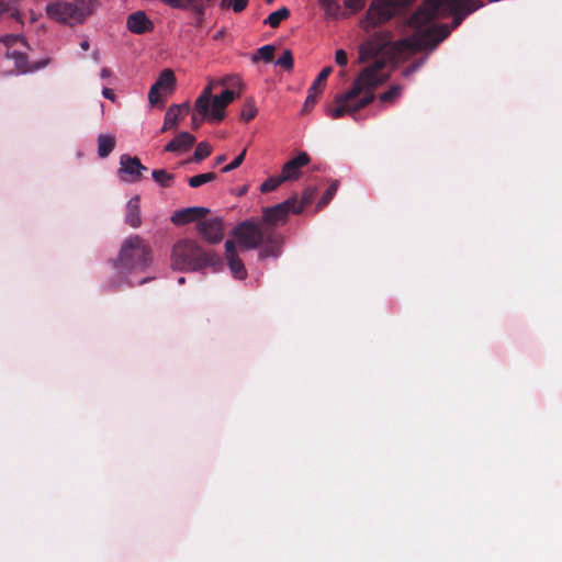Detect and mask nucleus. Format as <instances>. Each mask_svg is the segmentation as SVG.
Masks as SVG:
<instances>
[{
	"mask_svg": "<svg viewBox=\"0 0 562 562\" xmlns=\"http://www.w3.org/2000/svg\"><path fill=\"white\" fill-rule=\"evenodd\" d=\"M481 7L482 0H425L408 19L415 34L395 41L392 49L396 54L434 49L468 14Z\"/></svg>",
	"mask_w": 562,
	"mask_h": 562,
	"instance_id": "1",
	"label": "nucleus"
},
{
	"mask_svg": "<svg viewBox=\"0 0 562 562\" xmlns=\"http://www.w3.org/2000/svg\"><path fill=\"white\" fill-rule=\"evenodd\" d=\"M391 38L390 32H375L360 45L359 63L374 60L359 72L348 91L335 97L336 106L329 108L327 112L331 119L337 120L346 114L355 115L374 101V89L389 79V75L382 72L386 59L379 57V54L391 44Z\"/></svg>",
	"mask_w": 562,
	"mask_h": 562,
	"instance_id": "2",
	"label": "nucleus"
},
{
	"mask_svg": "<svg viewBox=\"0 0 562 562\" xmlns=\"http://www.w3.org/2000/svg\"><path fill=\"white\" fill-rule=\"evenodd\" d=\"M153 263V249L139 235H131L121 245L113 265L125 277L145 272Z\"/></svg>",
	"mask_w": 562,
	"mask_h": 562,
	"instance_id": "3",
	"label": "nucleus"
},
{
	"mask_svg": "<svg viewBox=\"0 0 562 562\" xmlns=\"http://www.w3.org/2000/svg\"><path fill=\"white\" fill-rule=\"evenodd\" d=\"M221 263L220 257L204 251L195 241L181 239L177 241L171 251V267L180 271H196L205 267H215Z\"/></svg>",
	"mask_w": 562,
	"mask_h": 562,
	"instance_id": "4",
	"label": "nucleus"
},
{
	"mask_svg": "<svg viewBox=\"0 0 562 562\" xmlns=\"http://www.w3.org/2000/svg\"><path fill=\"white\" fill-rule=\"evenodd\" d=\"M93 11L92 0L53 1L47 4V15L59 22L69 25L82 23Z\"/></svg>",
	"mask_w": 562,
	"mask_h": 562,
	"instance_id": "5",
	"label": "nucleus"
},
{
	"mask_svg": "<svg viewBox=\"0 0 562 562\" xmlns=\"http://www.w3.org/2000/svg\"><path fill=\"white\" fill-rule=\"evenodd\" d=\"M212 83L206 86L196 98L194 109L207 121L221 122L225 117L226 106L235 99V92L226 89L212 99Z\"/></svg>",
	"mask_w": 562,
	"mask_h": 562,
	"instance_id": "6",
	"label": "nucleus"
},
{
	"mask_svg": "<svg viewBox=\"0 0 562 562\" xmlns=\"http://www.w3.org/2000/svg\"><path fill=\"white\" fill-rule=\"evenodd\" d=\"M396 12V3L394 0H373L360 21L363 31L370 32L372 29L387 22Z\"/></svg>",
	"mask_w": 562,
	"mask_h": 562,
	"instance_id": "7",
	"label": "nucleus"
},
{
	"mask_svg": "<svg viewBox=\"0 0 562 562\" xmlns=\"http://www.w3.org/2000/svg\"><path fill=\"white\" fill-rule=\"evenodd\" d=\"M233 237L237 240L241 250L258 248L265 238V228L259 227L251 221H245L234 227Z\"/></svg>",
	"mask_w": 562,
	"mask_h": 562,
	"instance_id": "8",
	"label": "nucleus"
},
{
	"mask_svg": "<svg viewBox=\"0 0 562 562\" xmlns=\"http://www.w3.org/2000/svg\"><path fill=\"white\" fill-rule=\"evenodd\" d=\"M302 206H296V194L282 203L262 209V223L267 226H278L286 222L290 213L300 214Z\"/></svg>",
	"mask_w": 562,
	"mask_h": 562,
	"instance_id": "9",
	"label": "nucleus"
},
{
	"mask_svg": "<svg viewBox=\"0 0 562 562\" xmlns=\"http://www.w3.org/2000/svg\"><path fill=\"white\" fill-rule=\"evenodd\" d=\"M196 229L200 235L210 244H217L223 239L224 225L220 217L199 221Z\"/></svg>",
	"mask_w": 562,
	"mask_h": 562,
	"instance_id": "10",
	"label": "nucleus"
},
{
	"mask_svg": "<svg viewBox=\"0 0 562 562\" xmlns=\"http://www.w3.org/2000/svg\"><path fill=\"white\" fill-rule=\"evenodd\" d=\"M147 168L142 165L137 157H131L128 155H122L120 158V173L122 179L128 182H136L140 180L142 171H146Z\"/></svg>",
	"mask_w": 562,
	"mask_h": 562,
	"instance_id": "11",
	"label": "nucleus"
},
{
	"mask_svg": "<svg viewBox=\"0 0 562 562\" xmlns=\"http://www.w3.org/2000/svg\"><path fill=\"white\" fill-rule=\"evenodd\" d=\"M283 237L270 227H265V238L259 252L260 259L278 257L281 254Z\"/></svg>",
	"mask_w": 562,
	"mask_h": 562,
	"instance_id": "12",
	"label": "nucleus"
},
{
	"mask_svg": "<svg viewBox=\"0 0 562 562\" xmlns=\"http://www.w3.org/2000/svg\"><path fill=\"white\" fill-rule=\"evenodd\" d=\"M225 258L234 278L245 280L247 278V270L243 260L238 257L235 241L231 239L225 243Z\"/></svg>",
	"mask_w": 562,
	"mask_h": 562,
	"instance_id": "13",
	"label": "nucleus"
},
{
	"mask_svg": "<svg viewBox=\"0 0 562 562\" xmlns=\"http://www.w3.org/2000/svg\"><path fill=\"white\" fill-rule=\"evenodd\" d=\"M310 160V156L305 151H302L293 159L286 161L281 171V176L284 181L299 179L301 176V168L306 166Z\"/></svg>",
	"mask_w": 562,
	"mask_h": 562,
	"instance_id": "14",
	"label": "nucleus"
},
{
	"mask_svg": "<svg viewBox=\"0 0 562 562\" xmlns=\"http://www.w3.org/2000/svg\"><path fill=\"white\" fill-rule=\"evenodd\" d=\"M210 210L202 206H193L177 211L171 216V221L176 225H184L194 221L204 218Z\"/></svg>",
	"mask_w": 562,
	"mask_h": 562,
	"instance_id": "15",
	"label": "nucleus"
},
{
	"mask_svg": "<svg viewBox=\"0 0 562 562\" xmlns=\"http://www.w3.org/2000/svg\"><path fill=\"white\" fill-rule=\"evenodd\" d=\"M190 112L189 103L182 104H172L166 111L164 125L160 130L161 133H165L169 130H173L177 127L180 119Z\"/></svg>",
	"mask_w": 562,
	"mask_h": 562,
	"instance_id": "16",
	"label": "nucleus"
},
{
	"mask_svg": "<svg viewBox=\"0 0 562 562\" xmlns=\"http://www.w3.org/2000/svg\"><path fill=\"white\" fill-rule=\"evenodd\" d=\"M126 26L134 34H144L153 30V22L146 16L145 12L137 11L128 15Z\"/></svg>",
	"mask_w": 562,
	"mask_h": 562,
	"instance_id": "17",
	"label": "nucleus"
},
{
	"mask_svg": "<svg viewBox=\"0 0 562 562\" xmlns=\"http://www.w3.org/2000/svg\"><path fill=\"white\" fill-rule=\"evenodd\" d=\"M195 142V137L188 132H181L178 134L172 140H170L166 147L165 151L169 153H179L187 151L190 149Z\"/></svg>",
	"mask_w": 562,
	"mask_h": 562,
	"instance_id": "18",
	"label": "nucleus"
},
{
	"mask_svg": "<svg viewBox=\"0 0 562 562\" xmlns=\"http://www.w3.org/2000/svg\"><path fill=\"white\" fill-rule=\"evenodd\" d=\"M125 223L133 228H137L140 226L142 220L138 196H133L132 199L128 200L126 204Z\"/></svg>",
	"mask_w": 562,
	"mask_h": 562,
	"instance_id": "19",
	"label": "nucleus"
},
{
	"mask_svg": "<svg viewBox=\"0 0 562 562\" xmlns=\"http://www.w3.org/2000/svg\"><path fill=\"white\" fill-rule=\"evenodd\" d=\"M115 137L109 134L98 136V155L100 158H106L115 147Z\"/></svg>",
	"mask_w": 562,
	"mask_h": 562,
	"instance_id": "20",
	"label": "nucleus"
},
{
	"mask_svg": "<svg viewBox=\"0 0 562 562\" xmlns=\"http://www.w3.org/2000/svg\"><path fill=\"white\" fill-rule=\"evenodd\" d=\"M176 82V77L172 70L165 69L161 71L159 78L154 83V90L159 88L161 91L172 90Z\"/></svg>",
	"mask_w": 562,
	"mask_h": 562,
	"instance_id": "21",
	"label": "nucleus"
},
{
	"mask_svg": "<svg viewBox=\"0 0 562 562\" xmlns=\"http://www.w3.org/2000/svg\"><path fill=\"white\" fill-rule=\"evenodd\" d=\"M290 16V10L285 7L280 8L279 10L270 13L268 18L265 20V24L270 25L276 29L280 25V23L286 20Z\"/></svg>",
	"mask_w": 562,
	"mask_h": 562,
	"instance_id": "22",
	"label": "nucleus"
},
{
	"mask_svg": "<svg viewBox=\"0 0 562 562\" xmlns=\"http://www.w3.org/2000/svg\"><path fill=\"white\" fill-rule=\"evenodd\" d=\"M333 71L331 66H327L322 69V71L318 74L312 86L310 87L311 90L322 93L323 89L325 87L326 80L329 77V75Z\"/></svg>",
	"mask_w": 562,
	"mask_h": 562,
	"instance_id": "23",
	"label": "nucleus"
},
{
	"mask_svg": "<svg viewBox=\"0 0 562 562\" xmlns=\"http://www.w3.org/2000/svg\"><path fill=\"white\" fill-rule=\"evenodd\" d=\"M257 113H258V110L256 108L254 99L248 98L241 108L240 119L245 122H249L256 117Z\"/></svg>",
	"mask_w": 562,
	"mask_h": 562,
	"instance_id": "24",
	"label": "nucleus"
},
{
	"mask_svg": "<svg viewBox=\"0 0 562 562\" xmlns=\"http://www.w3.org/2000/svg\"><path fill=\"white\" fill-rule=\"evenodd\" d=\"M339 187V182L337 180L333 181L328 189L324 192L319 201L317 202L316 209L322 210L334 198Z\"/></svg>",
	"mask_w": 562,
	"mask_h": 562,
	"instance_id": "25",
	"label": "nucleus"
},
{
	"mask_svg": "<svg viewBox=\"0 0 562 562\" xmlns=\"http://www.w3.org/2000/svg\"><path fill=\"white\" fill-rule=\"evenodd\" d=\"M274 46L273 45H265L260 47L256 54L252 56V61L257 63L260 59L265 60L266 63H270L273 59L274 56Z\"/></svg>",
	"mask_w": 562,
	"mask_h": 562,
	"instance_id": "26",
	"label": "nucleus"
},
{
	"mask_svg": "<svg viewBox=\"0 0 562 562\" xmlns=\"http://www.w3.org/2000/svg\"><path fill=\"white\" fill-rule=\"evenodd\" d=\"M153 179L164 188H169L173 180V175L167 172L165 169H155L151 173Z\"/></svg>",
	"mask_w": 562,
	"mask_h": 562,
	"instance_id": "27",
	"label": "nucleus"
},
{
	"mask_svg": "<svg viewBox=\"0 0 562 562\" xmlns=\"http://www.w3.org/2000/svg\"><path fill=\"white\" fill-rule=\"evenodd\" d=\"M216 177L217 176L214 172L200 173L189 178L188 182L191 188H199L202 184L215 180Z\"/></svg>",
	"mask_w": 562,
	"mask_h": 562,
	"instance_id": "28",
	"label": "nucleus"
},
{
	"mask_svg": "<svg viewBox=\"0 0 562 562\" xmlns=\"http://www.w3.org/2000/svg\"><path fill=\"white\" fill-rule=\"evenodd\" d=\"M403 91V87L401 85H393L387 91L381 93L379 99L381 102H394L397 98L401 97Z\"/></svg>",
	"mask_w": 562,
	"mask_h": 562,
	"instance_id": "29",
	"label": "nucleus"
},
{
	"mask_svg": "<svg viewBox=\"0 0 562 562\" xmlns=\"http://www.w3.org/2000/svg\"><path fill=\"white\" fill-rule=\"evenodd\" d=\"M212 153V147L206 142H201L196 145L192 160L200 162L207 158Z\"/></svg>",
	"mask_w": 562,
	"mask_h": 562,
	"instance_id": "30",
	"label": "nucleus"
},
{
	"mask_svg": "<svg viewBox=\"0 0 562 562\" xmlns=\"http://www.w3.org/2000/svg\"><path fill=\"white\" fill-rule=\"evenodd\" d=\"M283 182H284V179L282 178L281 175L269 177L265 182L261 183L260 191L262 193L271 192V191L276 190Z\"/></svg>",
	"mask_w": 562,
	"mask_h": 562,
	"instance_id": "31",
	"label": "nucleus"
},
{
	"mask_svg": "<svg viewBox=\"0 0 562 562\" xmlns=\"http://www.w3.org/2000/svg\"><path fill=\"white\" fill-rule=\"evenodd\" d=\"M248 4V0H222L221 8L229 9L232 8L235 13H240L246 9Z\"/></svg>",
	"mask_w": 562,
	"mask_h": 562,
	"instance_id": "32",
	"label": "nucleus"
},
{
	"mask_svg": "<svg viewBox=\"0 0 562 562\" xmlns=\"http://www.w3.org/2000/svg\"><path fill=\"white\" fill-rule=\"evenodd\" d=\"M276 64L286 71L292 70L293 65H294V59H293L291 50H289V49L284 50L283 54L278 58Z\"/></svg>",
	"mask_w": 562,
	"mask_h": 562,
	"instance_id": "33",
	"label": "nucleus"
},
{
	"mask_svg": "<svg viewBox=\"0 0 562 562\" xmlns=\"http://www.w3.org/2000/svg\"><path fill=\"white\" fill-rule=\"evenodd\" d=\"M16 3L18 0H0V14L9 13L12 18H16L19 14Z\"/></svg>",
	"mask_w": 562,
	"mask_h": 562,
	"instance_id": "34",
	"label": "nucleus"
},
{
	"mask_svg": "<svg viewBox=\"0 0 562 562\" xmlns=\"http://www.w3.org/2000/svg\"><path fill=\"white\" fill-rule=\"evenodd\" d=\"M315 194H316V188L315 187H307V188H305V190L303 191L301 201L299 202L296 200V206H302V211H303L305 206H307L308 204L312 203V201L315 198Z\"/></svg>",
	"mask_w": 562,
	"mask_h": 562,
	"instance_id": "35",
	"label": "nucleus"
},
{
	"mask_svg": "<svg viewBox=\"0 0 562 562\" xmlns=\"http://www.w3.org/2000/svg\"><path fill=\"white\" fill-rule=\"evenodd\" d=\"M327 15L336 16L339 11V5L336 0H318Z\"/></svg>",
	"mask_w": 562,
	"mask_h": 562,
	"instance_id": "36",
	"label": "nucleus"
},
{
	"mask_svg": "<svg viewBox=\"0 0 562 562\" xmlns=\"http://www.w3.org/2000/svg\"><path fill=\"white\" fill-rule=\"evenodd\" d=\"M319 94H321L319 92L308 89V93H307V97L305 99V102L303 104V110H302L304 113H307L312 110V108L316 104L317 97Z\"/></svg>",
	"mask_w": 562,
	"mask_h": 562,
	"instance_id": "37",
	"label": "nucleus"
},
{
	"mask_svg": "<svg viewBox=\"0 0 562 562\" xmlns=\"http://www.w3.org/2000/svg\"><path fill=\"white\" fill-rule=\"evenodd\" d=\"M246 148L228 165L222 168V172H229L236 168H238L245 160L246 157Z\"/></svg>",
	"mask_w": 562,
	"mask_h": 562,
	"instance_id": "38",
	"label": "nucleus"
},
{
	"mask_svg": "<svg viewBox=\"0 0 562 562\" xmlns=\"http://www.w3.org/2000/svg\"><path fill=\"white\" fill-rule=\"evenodd\" d=\"M148 100H149L150 104H153V105H156V104L162 102L164 98L161 94V90L159 88H156L154 90V85H153L149 89Z\"/></svg>",
	"mask_w": 562,
	"mask_h": 562,
	"instance_id": "39",
	"label": "nucleus"
},
{
	"mask_svg": "<svg viewBox=\"0 0 562 562\" xmlns=\"http://www.w3.org/2000/svg\"><path fill=\"white\" fill-rule=\"evenodd\" d=\"M335 61L338 66L344 67L348 63L347 53L344 49H338L335 53Z\"/></svg>",
	"mask_w": 562,
	"mask_h": 562,
	"instance_id": "40",
	"label": "nucleus"
},
{
	"mask_svg": "<svg viewBox=\"0 0 562 562\" xmlns=\"http://www.w3.org/2000/svg\"><path fill=\"white\" fill-rule=\"evenodd\" d=\"M345 5L356 12L363 8L364 0H345Z\"/></svg>",
	"mask_w": 562,
	"mask_h": 562,
	"instance_id": "41",
	"label": "nucleus"
},
{
	"mask_svg": "<svg viewBox=\"0 0 562 562\" xmlns=\"http://www.w3.org/2000/svg\"><path fill=\"white\" fill-rule=\"evenodd\" d=\"M48 63H49V59H48V58H46V59H42V60H40V61H37V63H35V64L31 65V66L24 67V68H23V71H34V70H38V69H41V68L46 67V66L48 65Z\"/></svg>",
	"mask_w": 562,
	"mask_h": 562,
	"instance_id": "42",
	"label": "nucleus"
},
{
	"mask_svg": "<svg viewBox=\"0 0 562 562\" xmlns=\"http://www.w3.org/2000/svg\"><path fill=\"white\" fill-rule=\"evenodd\" d=\"M190 8H192L194 10V12L199 15H203L204 14V4L202 3L201 0H196Z\"/></svg>",
	"mask_w": 562,
	"mask_h": 562,
	"instance_id": "43",
	"label": "nucleus"
},
{
	"mask_svg": "<svg viewBox=\"0 0 562 562\" xmlns=\"http://www.w3.org/2000/svg\"><path fill=\"white\" fill-rule=\"evenodd\" d=\"M420 64L422 63L415 61L412 65H409L407 68L404 69L403 76L407 77L411 74H413L414 71H416L419 68Z\"/></svg>",
	"mask_w": 562,
	"mask_h": 562,
	"instance_id": "44",
	"label": "nucleus"
},
{
	"mask_svg": "<svg viewBox=\"0 0 562 562\" xmlns=\"http://www.w3.org/2000/svg\"><path fill=\"white\" fill-rule=\"evenodd\" d=\"M102 95L111 101H114L115 100V93L112 89L110 88H103L102 90Z\"/></svg>",
	"mask_w": 562,
	"mask_h": 562,
	"instance_id": "45",
	"label": "nucleus"
},
{
	"mask_svg": "<svg viewBox=\"0 0 562 562\" xmlns=\"http://www.w3.org/2000/svg\"><path fill=\"white\" fill-rule=\"evenodd\" d=\"M204 119L201 116V119H198L196 115L192 116V128L198 130L201 126V123Z\"/></svg>",
	"mask_w": 562,
	"mask_h": 562,
	"instance_id": "46",
	"label": "nucleus"
},
{
	"mask_svg": "<svg viewBox=\"0 0 562 562\" xmlns=\"http://www.w3.org/2000/svg\"><path fill=\"white\" fill-rule=\"evenodd\" d=\"M111 75H112V71L109 68H102L100 71V77L102 79L109 78V77H111Z\"/></svg>",
	"mask_w": 562,
	"mask_h": 562,
	"instance_id": "47",
	"label": "nucleus"
},
{
	"mask_svg": "<svg viewBox=\"0 0 562 562\" xmlns=\"http://www.w3.org/2000/svg\"><path fill=\"white\" fill-rule=\"evenodd\" d=\"M394 1L396 3V7H397L398 4H401V5H409V4L413 3L414 0H394Z\"/></svg>",
	"mask_w": 562,
	"mask_h": 562,
	"instance_id": "48",
	"label": "nucleus"
},
{
	"mask_svg": "<svg viewBox=\"0 0 562 562\" xmlns=\"http://www.w3.org/2000/svg\"><path fill=\"white\" fill-rule=\"evenodd\" d=\"M108 286L111 289H117L121 286V282L109 281Z\"/></svg>",
	"mask_w": 562,
	"mask_h": 562,
	"instance_id": "49",
	"label": "nucleus"
},
{
	"mask_svg": "<svg viewBox=\"0 0 562 562\" xmlns=\"http://www.w3.org/2000/svg\"><path fill=\"white\" fill-rule=\"evenodd\" d=\"M225 160H226V156H225V155H221V156H217V157H216V159H215V164H216V165H221V164H223Z\"/></svg>",
	"mask_w": 562,
	"mask_h": 562,
	"instance_id": "50",
	"label": "nucleus"
},
{
	"mask_svg": "<svg viewBox=\"0 0 562 562\" xmlns=\"http://www.w3.org/2000/svg\"><path fill=\"white\" fill-rule=\"evenodd\" d=\"M80 47H81V49H83V50H88V49H89V47H90V44H89V42H88L87 40H85V41H82V42L80 43Z\"/></svg>",
	"mask_w": 562,
	"mask_h": 562,
	"instance_id": "51",
	"label": "nucleus"
},
{
	"mask_svg": "<svg viewBox=\"0 0 562 562\" xmlns=\"http://www.w3.org/2000/svg\"><path fill=\"white\" fill-rule=\"evenodd\" d=\"M150 279H151V278H144V279H142V280H139V281H138V284H140V285H142V284L146 283V282H147L148 280H150Z\"/></svg>",
	"mask_w": 562,
	"mask_h": 562,
	"instance_id": "52",
	"label": "nucleus"
},
{
	"mask_svg": "<svg viewBox=\"0 0 562 562\" xmlns=\"http://www.w3.org/2000/svg\"><path fill=\"white\" fill-rule=\"evenodd\" d=\"M24 59V55L23 54H19V56L16 57V61L18 64L20 65V60Z\"/></svg>",
	"mask_w": 562,
	"mask_h": 562,
	"instance_id": "53",
	"label": "nucleus"
},
{
	"mask_svg": "<svg viewBox=\"0 0 562 562\" xmlns=\"http://www.w3.org/2000/svg\"><path fill=\"white\" fill-rule=\"evenodd\" d=\"M92 57H93L94 60H99V53L98 52H93Z\"/></svg>",
	"mask_w": 562,
	"mask_h": 562,
	"instance_id": "54",
	"label": "nucleus"
},
{
	"mask_svg": "<svg viewBox=\"0 0 562 562\" xmlns=\"http://www.w3.org/2000/svg\"><path fill=\"white\" fill-rule=\"evenodd\" d=\"M227 82H228V78L223 79V80L221 81V83H222V85H226Z\"/></svg>",
	"mask_w": 562,
	"mask_h": 562,
	"instance_id": "55",
	"label": "nucleus"
},
{
	"mask_svg": "<svg viewBox=\"0 0 562 562\" xmlns=\"http://www.w3.org/2000/svg\"><path fill=\"white\" fill-rule=\"evenodd\" d=\"M179 282H180V283H183V282H184V278H180V279H179Z\"/></svg>",
	"mask_w": 562,
	"mask_h": 562,
	"instance_id": "56",
	"label": "nucleus"
},
{
	"mask_svg": "<svg viewBox=\"0 0 562 562\" xmlns=\"http://www.w3.org/2000/svg\"><path fill=\"white\" fill-rule=\"evenodd\" d=\"M266 1H267L268 3H272V2H273V0H266Z\"/></svg>",
	"mask_w": 562,
	"mask_h": 562,
	"instance_id": "57",
	"label": "nucleus"
},
{
	"mask_svg": "<svg viewBox=\"0 0 562 562\" xmlns=\"http://www.w3.org/2000/svg\"><path fill=\"white\" fill-rule=\"evenodd\" d=\"M205 1H206V2H209V3H211V2H213L214 0H205Z\"/></svg>",
	"mask_w": 562,
	"mask_h": 562,
	"instance_id": "58",
	"label": "nucleus"
}]
</instances>
